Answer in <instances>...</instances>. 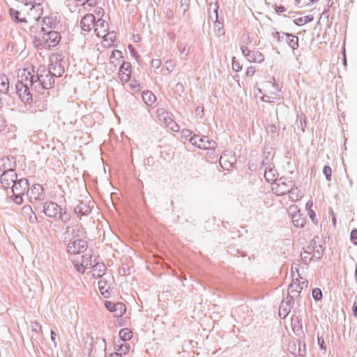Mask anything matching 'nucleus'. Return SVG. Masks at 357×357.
Wrapping results in <instances>:
<instances>
[{"mask_svg":"<svg viewBox=\"0 0 357 357\" xmlns=\"http://www.w3.org/2000/svg\"><path fill=\"white\" fill-rule=\"evenodd\" d=\"M57 220L61 221L63 223H68L70 220V214L68 211L67 208H61V211H59Z\"/></svg>","mask_w":357,"mask_h":357,"instance_id":"30","label":"nucleus"},{"mask_svg":"<svg viewBox=\"0 0 357 357\" xmlns=\"http://www.w3.org/2000/svg\"><path fill=\"white\" fill-rule=\"evenodd\" d=\"M277 171L274 168V167H271L267 168V169H264V178L267 182H273L276 181L278 179L276 177Z\"/></svg>","mask_w":357,"mask_h":357,"instance_id":"28","label":"nucleus"},{"mask_svg":"<svg viewBox=\"0 0 357 357\" xmlns=\"http://www.w3.org/2000/svg\"><path fill=\"white\" fill-rule=\"evenodd\" d=\"M218 8H219L218 3H215V8H214L215 21H214L213 30H214L215 35L217 37H220L225 34V30H224V26H223V22L218 20Z\"/></svg>","mask_w":357,"mask_h":357,"instance_id":"17","label":"nucleus"},{"mask_svg":"<svg viewBox=\"0 0 357 357\" xmlns=\"http://www.w3.org/2000/svg\"><path fill=\"white\" fill-rule=\"evenodd\" d=\"M17 77L15 91L12 90V93H16L24 103L30 105L33 102V94L31 90H34L33 89V78L31 72L28 68H24Z\"/></svg>","mask_w":357,"mask_h":357,"instance_id":"1","label":"nucleus"},{"mask_svg":"<svg viewBox=\"0 0 357 357\" xmlns=\"http://www.w3.org/2000/svg\"><path fill=\"white\" fill-rule=\"evenodd\" d=\"M58 24L56 18L52 16H46L43 18V26L47 30H55L57 29Z\"/></svg>","mask_w":357,"mask_h":357,"instance_id":"25","label":"nucleus"},{"mask_svg":"<svg viewBox=\"0 0 357 357\" xmlns=\"http://www.w3.org/2000/svg\"><path fill=\"white\" fill-rule=\"evenodd\" d=\"M350 240L354 245H357V229H353L351 230Z\"/></svg>","mask_w":357,"mask_h":357,"instance_id":"49","label":"nucleus"},{"mask_svg":"<svg viewBox=\"0 0 357 357\" xmlns=\"http://www.w3.org/2000/svg\"><path fill=\"white\" fill-rule=\"evenodd\" d=\"M142 98L147 106H152L156 101V96L149 91H143Z\"/></svg>","mask_w":357,"mask_h":357,"instance_id":"26","label":"nucleus"},{"mask_svg":"<svg viewBox=\"0 0 357 357\" xmlns=\"http://www.w3.org/2000/svg\"><path fill=\"white\" fill-rule=\"evenodd\" d=\"M40 32L43 33L42 40L36 39L34 41L35 43L36 41L39 42L37 46L40 45L42 46L47 45L50 47H54L59 43L61 37L58 31L47 30L45 27H41Z\"/></svg>","mask_w":357,"mask_h":357,"instance_id":"4","label":"nucleus"},{"mask_svg":"<svg viewBox=\"0 0 357 357\" xmlns=\"http://www.w3.org/2000/svg\"><path fill=\"white\" fill-rule=\"evenodd\" d=\"M119 337L123 342H126L132 337V332L128 328H122L119 331Z\"/></svg>","mask_w":357,"mask_h":357,"instance_id":"31","label":"nucleus"},{"mask_svg":"<svg viewBox=\"0 0 357 357\" xmlns=\"http://www.w3.org/2000/svg\"><path fill=\"white\" fill-rule=\"evenodd\" d=\"M331 168L328 165H325L323 168V174L328 181H331Z\"/></svg>","mask_w":357,"mask_h":357,"instance_id":"42","label":"nucleus"},{"mask_svg":"<svg viewBox=\"0 0 357 357\" xmlns=\"http://www.w3.org/2000/svg\"><path fill=\"white\" fill-rule=\"evenodd\" d=\"M271 167V164L270 162V159L268 158V156H266L261 161L260 169L264 170L267 169V168H269Z\"/></svg>","mask_w":357,"mask_h":357,"instance_id":"46","label":"nucleus"},{"mask_svg":"<svg viewBox=\"0 0 357 357\" xmlns=\"http://www.w3.org/2000/svg\"><path fill=\"white\" fill-rule=\"evenodd\" d=\"M294 24L297 26H301L305 24L304 20L303 17H298L294 21Z\"/></svg>","mask_w":357,"mask_h":357,"instance_id":"64","label":"nucleus"},{"mask_svg":"<svg viewBox=\"0 0 357 357\" xmlns=\"http://www.w3.org/2000/svg\"><path fill=\"white\" fill-rule=\"evenodd\" d=\"M352 311L354 316L357 318V296L354 299V302L352 307Z\"/></svg>","mask_w":357,"mask_h":357,"instance_id":"62","label":"nucleus"},{"mask_svg":"<svg viewBox=\"0 0 357 357\" xmlns=\"http://www.w3.org/2000/svg\"><path fill=\"white\" fill-rule=\"evenodd\" d=\"M91 211L90 206L83 202L78 204L74 208L75 213L79 218L82 215H89L91 213Z\"/></svg>","mask_w":357,"mask_h":357,"instance_id":"22","label":"nucleus"},{"mask_svg":"<svg viewBox=\"0 0 357 357\" xmlns=\"http://www.w3.org/2000/svg\"><path fill=\"white\" fill-rule=\"evenodd\" d=\"M296 312L294 311V314L291 318V325L294 333L297 336H300L301 335H304L302 319L301 315H296Z\"/></svg>","mask_w":357,"mask_h":357,"instance_id":"16","label":"nucleus"},{"mask_svg":"<svg viewBox=\"0 0 357 357\" xmlns=\"http://www.w3.org/2000/svg\"><path fill=\"white\" fill-rule=\"evenodd\" d=\"M114 349L116 351H120V354H121V355L126 354L129 352L130 349V345L127 342L121 343L120 344H116L114 346Z\"/></svg>","mask_w":357,"mask_h":357,"instance_id":"33","label":"nucleus"},{"mask_svg":"<svg viewBox=\"0 0 357 357\" xmlns=\"http://www.w3.org/2000/svg\"><path fill=\"white\" fill-rule=\"evenodd\" d=\"M9 15L12 19L13 21H14L16 23H22V22H27L25 17H20V12L17 10H15L13 8H10L9 9Z\"/></svg>","mask_w":357,"mask_h":357,"instance_id":"29","label":"nucleus"},{"mask_svg":"<svg viewBox=\"0 0 357 357\" xmlns=\"http://www.w3.org/2000/svg\"><path fill=\"white\" fill-rule=\"evenodd\" d=\"M26 197L31 203H33L35 201H42L45 197V190L41 185L33 184L31 187H29Z\"/></svg>","mask_w":357,"mask_h":357,"instance_id":"10","label":"nucleus"},{"mask_svg":"<svg viewBox=\"0 0 357 357\" xmlns=\"http://www.w3.org/2000/svg\"><path fill=\"white\" fill-rule=\"evenodd\" d=\"M298 356L295 355L294 357H305V354L306 353V345L305 343L303 342H301V340H298Z\"/></svg>","mask_w":357,"mask_h":357,"instance_id":"37","label":"nucleus"},{"mask_svg":"<svg viewBox=\"0 0 357 357\" xmlns=\"http://www.w3.org/2000/svg\"><path fill=\"white\" fill-rule=\"evenodd\" d=\"M309 255H307V254H306V255H305L304 254L301 253V259L303 264H308L309 262L312 261L313 257H310Z\"/></svg>","mask_w":357,"mask_h":357,"instance_id":"55","label":"nucleus"},{"mask_svg":"<svg viewBox=\"0 0 357 357\" xmlns=\"http://www.w3.org/2000/svg\"><path fill=\"white\" fill-rule=\"evenodd\" d=\"M93 268V275L100 278L102 276L107 270L106 266L102 262H94L91 266Z\"/></svg>","mask_w":357,"mask_h":357,"instance_id":"24","label":"nucleus"},{"mask_svg":"<svg viewBox=\"0 0 357 357\" xmlns=\"http://www.w3.org/2000/svg\"><path fill=\"white\" fill-rule=\"evenodd\" d=\"M296 124L298 128H300L303 132H305L306 126V116L303 113H301L300 115H297Z\"/></svg>","mask_w":357,"mask_h":357,"instance_id":"32","label":"nucleus"},{"mask_svg":"<svg viewBox=\"0 0 357 357\" xmlns=\"http://www.w3.org/2000/svg\"><path fill=\"white\" fill-rule=\"evenodd\" d=\"M291 220L294 225L296 227H303L305 225V218L303 217L300 210L291 214Z\"/></svg>","mask_w":357,"mask_h":357,"instance_id":"23","label":"nucleus"},{"mask_svg":"<svg viewBox=\"0 0 357 357\" xmlns=\"http://www.w3.org/2000/svg\"><path fill=\"white\" fill-rule=\"evenodd\" d=\"M105 307L109 312H114L115 317H122L126 311L125 304L121 302L112 303L109 301H105Z\"/></svg>","mask_w":357,"mask_h":357,"instance_id":"14","label":"nucleus"},{"mask_svg":"<svg viewBox=\"0 0 357 357\" xmlns=\"http://www.w3.org/2000/svg\"><path fill=\"white\" fill-rule=\"evenodd\" d=\"M88 243L82 239H75L72 241L70 239L69 243L67 244L66 250L70 255H77L83 252L86 250Z\"/></svg>","mask_w":357,"mask_h":357,"instance_id":"11","label":"nucleus"},{"mask_svg":"<svg viewBox=\"0 0 357 357\" xmlns=\"http://www.w3.org/2000/svg\"><path fill=\"white\" fill-rule=\"evenodd\" d=\"M288 350H289V352L295 354L296 351V342H290L288 344Z\"/></svg>","mask_w":357,"mask_h":357,"instance_id":"60","label":"nucleus"},{"mask_svg":"<svg viewBox=\"0 0 357 357\" xmlns=\"http://www.w3.org/2000/svg\"><path fill=\"white\" fill-rule=\"evenodd\" d=\"M190 142L192 145L200 149L214 150L217 147V143L215 141L209 139L208 137L204 135H194L190 137Z\"/></svg>","mask_w":357,"mask_h":357,"instance_id":"6","label":"nucleus"},{"mask_svg":"<svg viewBox=\"0 0 357 357\" xmlns=\"http://www.w3.org/2000/svg\"><path fill=\"white\" fill-rule=\"evenodd\" d=\"M307 213L312 222L315 225H318V220L316 218L315 211L313 210H309Z\"/></svg>","mask_w":357,"mask_h":357,"instance_id":"52","label":"nucleus"},{"mask_svg":"<svg viewBox=\"0 0 357 357\" xmlns=\"http://www.w3.org/2000/svg\"><path fill=\"white\" fill-rule=\"evenodd\" d=\"M95 344H99L100 347H103L104 349H106V342L102 337H96Z\"/></svg>","mask_w":357,"mask_h":357,"instance_id":"57","label":"nucleus"},{"mask_svg":"<svg viewBox=\"0 0 357 357\" xmlns=\"http://www.w3.org/2000/svg\"><path fill=\"white\" fill-rule=\"evenodd\" d=\"M312 297L316 301L322 300L323 294L322 291L319 288H314L312 291Z\"/></svg>","mask_w":357,"mask_h":357,"instance_id":"38","label":"nucleus"},{"mask_svg":"<svg viewBox=\"0 0 357 357\" xmlns=\"http://www.w3.org/2000/svg\"><path fill=\"white\" fill-rule=\"evenodd\" d=\"M32 330L35 332L42 331V326L38 322H33L31 325Z\"/></svg>","mask_w":357,"mask_h":357,"instance_id":"59","label":"nucleus"},{"mask_svg":"<svg viewBox=\"0 0 357 357\" xmlns=\"http://www.w3.org/2000/svg\"><path fill=\"white\" fill-rule=\"evenodd\" d=\"M106 281L100 280L98 282V287L100 292L105 298H109L110 296V293L108 289L106 288Z\"/></svg>","mask_w":357,"mask_h":357,"instance_id":"34","label":"nucleus"},{"mask_svg":"<svg viewBox=\"0 0 357 357\" xmlns=\"http://www.w3.org/2000/svg\"><path fill=\"white\" fill-rule=\"evenodd\" d=\"M29 183L26 178H20L15 183H13L11 189L12 195L8 198L15 204L21 205L24 202V196L29 192Z\"/></svg>","mask_w":357,"mask_h":357,"instance_id":"3","label":"nucleus"},{"mask_svg":"<svg viewBox=\"0 0 357 357\" xmlns=\"http://www.w3.org/2000/svg\"><path fill=\"white\" fill-rule=\"evenodd\" d=\"M59 211H61V207L54 202H45L43 204V212L50 218L57 220Z\"/></svg>","mask_w":357,"mask_h":357,"instance_id":"13","label":"nucleus"},{"mask_svg":"<svg viewBox=\"0 0 357 357\" xmlns=\"http://www.w3.org/2000/svg\"><path fill=\"white\" fill-rule=\"evenodd\" d=\"M95 260H92V256L91 254H86L85 255L82 256V264H84V266L86 268H91Z\"/></svg>","mask_w":357,"mask_h":357,"instance_id":"35","label":"nucleus"},{"mask_svg":"<svg viewBox=\"0 0 357 357\" xmlns=\"http://www.w3.org/2000/svg\"><path fill=\"white\" fill-rule=\"evenodd\" d=\"M26 218L29 219V221L31 224H36L38 222V219L34 212L29 214Z\"/></svg>","mask_w":357,"mask_h":357,"instance_id":"53","label":"nucleus"},{"mask_svg":"<svg viewBox=\"0 0 357 357\" xmlns=\"http://www.w3.org/2000/svg\"><path fill=\"white\" fill-rule=\"evenodd\" d=\"M272 36L276 39L278 43L285 41L286 43L293 50H296L298 47V37L291 33L285 32L274 31L272 33Z\"/></svg>","mask_w":357,"mask_h":357,"instance_id":"7","label":"nucleus"},{"mask_svg":"<svg viewBox=\"0 0 357 357\" xmlns=\"http://www.w3.org/2000/svg\"><path fill=\"white\" fill-rule=\"evenodd\" d=\"M324 250L325 247H324L323 245H317V248H315V250L313 252L312 257L316 258V261L321 259L323 257Z\"/></svg>","mask_w":357,"mask_h":357,"instance_id":"36","label":"nucleus"},{"mask_svg":"<svg viewBox=\"0 0 357 357\" xmlns=\"http://www.w3.org/2000/svg\"><path fill=\"white\" fill-rule=\"evenodd\" d=\"M255 73V68L253 66H250L247 68L246 75L248 77H252Z\"/></svg>","mask_w":357,"mask_h":357,"instance_id":"61","label":"nucleus"},{"mask_svg":"<svg viewBox=\"0 0 357 357\" xmlns=\"http://www.w3.org/2000/svg\"><path fill=\"white\" fill-rule=\"evenodd\" d=\"M131 64L130 62L123 61L120 66L119 78L121 82L126 83L130 79Z\"/></svg>","mask_w":357,"mask_h":357,"instance_id":"15","label":"nucleus"},{"mask_svg":"<svg viewBox=\"0 0 357 357\" xmlns=\"http://www.w3.org/2000/svg\"><path fill=\"white\" fill-rule=\"evenodd\" d=\"M241 50L243 56L249 62L252 63H262L265 58L264 54L258 50H250L246 46H242Z\"/></svg>","mask_w":357,"mask_h":357,"instance_id":"9","label":"nucleus"},{"mask_svg":"<svg viewBox=\"0 0 357 357\" xmlns=\"http://www.w3.org/2000/svg\"><path fill=\"white\" fill-rule=\"evenodd\" d=\"M0 93L11 96L10 92V83L8 77L6 75H0Z\"/></svg>","mask_w":357,"mask_h":357,"instance_id":"21","label":"nucleus"},{"mask_svg":"<svg viewBox=\"0 0 357 357\" xmlns=\"http://www.w3.org/2000/svg\"><path fill=\"white\" fill-rule=\"evenodd\" d=\"M75 268L77 271L84 273L85 272L86 267L84 266V264L80 263H75L74 264Z\"/></svg>","mask_w":357,"mask_h":357,"instance_id":"50","label":"nucleus"},{"mask_svg":"<svg viewBox=\"0 0 357 357\" xmlns=\"http://www.w3.org/2000/svg\"><path fill=\"white\" fill-rule=\"evenodd\" d=\"M179 50H180L181 59L185 60L187 56L189 54V50L187 49V45H184L183 47L181 46Z\"/></svg>","mask_w":357,"mask_h":357,"instance_id":"44","label":"nucleus"},{"mask_svg":"<svg viewBox=\"0 0 357 357\" xmlns=\"http://www.w3.org/2000/svg\"><path fill=\"white\" fill-rule=\"evenodd\" d=\"M109 29V24L102 19H98L96 20L94 24V31L96 33L97 36L100 37L101 33H105ZM107 35L104 34L103 37L106 40Z\"/></svg>","mask_w":357,"mask_h":357,"instance_id":"19","label":"nucleus"},{"mask_svg":"<svg viewBox=\"0 0 357 357\" xmlns=\"http://www.w3.org/2000/svg\"><path fill=\"white\" fill-rule=\"evenodd\" d=\"M176 64L174 61L172 59L167 60L165 62V68L167 70H168L169 73L172 72L174 69L175 68Z\"/></svg>","mask_w":357,"mask_h":357,"instance_id":"47","label":"nucleus"},{"mask_svg":"<svg viewBox=\"0 0 357 357\" xmlns=\"http://www.w3.org/2000/svg\"><path fill=\"white\" fill-rule=\"evenodd\" d=\"M116 55H118V60H120L121 59H123V53L119 50H114L112 52L110 55V59L116 58Z\"/></svg>","mask_w":357,"mask_h":357,"instance_id":"54","label":"nucleus"},{"mask_svg":"<svg viewBox=\"0 0 357 357\" xmlns=\"http://www.w3.org/2000/svg\"><path fill=\"white\" fill-rule=\"evenodd\" d=\"M317 344L319 347L320 350L324 351V353L325 354L326 352V347L325 344V341L322 335H319V334H317Z\"/></svg>","mask_w":357,"mask_h":357,"instance_id":"39","label":"nucleus"},{"mask_svg":"<svg viewBox=\"0 0 357 357\" xmlns=\"http://www.w3.org/2000/svg\"><path fill=\"white\" fill-rule=\"evenodd\" d=\"M130 89L134 93L139 92L141 89L140 84L136 80H132L129 84Z\"/></svg>","mask_w":357,"mask_h":357,"instance_id":"41","label":"nucleus"},{"mask_svg":"<svg viewBox=\"0 0 357 357\" xmlns=\"http://www.w3.org/2000/svg\"><path fill=\"white\" fill-rule=\"evenodd\" d=\"M33 75V89L38 93H43L45 90L53 87L55 79L50 75V72L45 66H40L38 68L36 74L33 68L30 70Z\"/></svg>","mask_w":357,"mask_h":357,"instance_id":"2","label":"nucleus"},{"mask_svg":"<svg viewBox=\"0 0 357 357\" xmlns=\"http://www.w3.org/2000/svg\"><path fill=\"white\" fill-rule=\"evenodd\" d=\"M274 185L273 190L275 193L277 195L282 196L294 189L295 181L290 177L282 176L276 180Z\"/></svg>","mask_w":357,"mask_h":357,"instance_id":"5","label":"nucleus"},{"mask_svg":"<svg viewBox=\"0 0 357 357\" xmlns=\"http://www.w3.org/2000/svg\"><path fill=\"white\" fill-rule=\"evenodd\" d=\"M298 190V188H294L293 190H291V191H289V197L293 200V201H295V200H298L299 199V195L298 194L297 191Z\"/></svg>","mask_w":357,"mask_h":357,"instance_id":"51","label":"nucleus"},{"mask_svg":"<svg viewBox=\"0 0 357 357\" xmlns=\"http://www.w3.org/2000/svg\"><path fill=\"white\" fill-rule=\"evenodd\" d=\"M294 304V296L287 294L285 300H282L279 307V317L281 319H285L291 310V307Z\"/></svg>","mask_w":357,"mask_h":357,"instance_id":"12","label":"nucleus"},{"mask_svg":"<svg viewBox=\"0 0 357 357\" xmlns=\"http://www.w3.org/2000/svg\"><path fill=\"white\" fill-rule=\"evenodd\" d=\"M232 69L236 72H239L242 70V65L240 64L238 61H236L235 56L232 57Z\"/></svg>","mask_w":357,"mask_h":357,"instance_id":"45","label":"nucleus"},{"mask_svg":"<svg viewBox=\"0 0 357 357\" xmlns=\"http://www.w3.org/2000/svg\"><path fill=\"white\" fill-rule=\"evenodd\" d=\"M161 65V61L160 59H153L151 61V66L155 68H158Z\"/></svg>","mask_w":357,"mask_h":357,"instance_id":"63","label":"nucleus"},{"mask_svg":"<svg viewBox=\"0 0 357 357\" xmlns=\"http://www.w3.org/2000/svg\"><path fill=\"white\" fill-rule=\"evenodd\" d=\"M47 70L50 72V75H52L54 79L55 77H61L65 72L63 66L61 63L57 62L50 63Z\"/></svg>","mask_w":357,"mask_h":357,"instance_id":"20","label":"nucleus"},{"mask_svg":"<svg viewBox=\"0 0 357 357\" xmlns=\"http://www.w3.org/2000/svg\"><path fill=\"white\" fill-rule=\"evenodd\" d=\"M17 174L15 169L10 168L3 170L0 174V181L3 188L10 189L13 183L18 181Z\"/></svg>","mask_w":357,"mask_h":357,"instance_id":"8","label":"nucleus"},{"mask_svg":"<svg viewBox=\"0 0 357 357\" xmlns=\"http://www.w3.org/2000/svg\"><path fill=\"white\" fill-rule=\"evenodd\" d=\"M71 233V235L72 236L75 238L76 237H78L79 236V230L75 229V228H73L70 226H67L66 227V231L65 232V234L66 235H69V233Z\"/></svg>","mask_w":357,"mask_h":357,"instance_id":"43","label":"nucleus"},{"mask_svg":"<svg viewBox=\"0 0 357 357\" xmlns=\"http://www.w3.org/2000/svg\"><path fill=\"white\" fill-rule=\"evenodd\" d=\"M33 211L31 206L29 205H25L22 208V214L25 217L27 218L29 214H31Z\"/></svg>","mask_w":357,"mask_h":357,"instance_id":"48","label":"nucleus"},{"mask_svg":"<svg viewBox=\"0 0 357 357\" xmlns=\"http://www.w3.org/2000/svg\"><path fill=\"white\" fill-rule=\"evenodd\" d=\"M333 2L332 0H328L326 6L324 8V12L322 13V15H327V17H328V13L330 10V8L333 6Z\"/></svg>","mask_w":357,"mask_h":357,"instance_id":"56","label":"nucleus"},{"mask_svg":"<svg viewBox=\"0 0 357 357\" xmlns=\"http://www.w3.org/2000/svg\"><path fill=\"white\" fill-rule=\"evenodd\" d=\"M317 248V242L314 240L310 241V245L307 247V250L304 251V254L311 255Z\"/></svg>","mask_w":357,"mask_h":357,"instance_id":"40","label":"nucleus"},{"mask_svg":"<svg viewBox=\"0 0 357 357\" xmlns=\"http://www.w3.org/2000/svg\"><path fill=\"white\" fill-rule=\"evenodd\" d=\"M293 282H294V279H293ZM302 289L303 287H301L300 283L291 282L288 287V294H289L291 296H294V298L299 296Z\"/></svg>","mask_w":357,"mask_h":357,"instance_id":"27","label":"nucleus"},{"mask_svg":"<svg viewBox=\"0 0 357 357\" xmlns=\"http://www.w3.org/2000/svg\"><path fill=\"white\" fill-rule=\"evenodd\" d=\"M96 17L91 13L85 15L81 20L80 26L83 31L89 32L91 29V26L94 27Z\"/></svg>","mask_w":357,"mask_h":357,"instance_id":"18","label":"nucleus"},{"mask_svg":"<svg viewBox=\"0 0 357 357\" xmlns=\"http://www.w3.org/2000/svg\"><path fill=\"white\" fill-rule=\"evenodd\" d=\"M273 8H274L275 11L278 14L285 12L287 10V8L282 5L278 6L275 4V5H274Z\"/></svg>","mask_w":357,"mask_h":357,"instance_id":"58","label":"nucleus"}]
</instances>
